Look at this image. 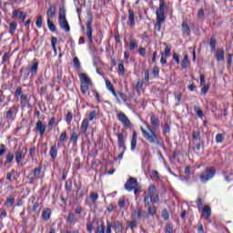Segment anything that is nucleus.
Segmentation results:
<instances>
[{
	"label": "nucleus",
	"mask_w": 233,
	"mask_h": 233,
	"mask_svg": "<svg viewBox=\"0 0 233 233\" xmlns=\"http://www.w3.org/2000/svg\"><path fill=\"white\" fill-rule=\"evenodd\" d=\"M216 176V168L214 167H207L201 174H200V181L201 183H207V181H210L212 177Z\"/></svg>",
	"instance_id": "1"
},
{
	"label": "nucleus",
	"mask_w": 233,
	"mask_h": 233,
	"mask_svg": "<svg viewBox=\"0 0 233 233\" xmlns=\"http://www.w3.org/2000/svg\"><path fill=\"white\" fill-rule=\"evenodd\" d=\"M167 5L165 4V0H160L159 7L157 9V23H165L167 16H165V8Z\"/></svg>",
	"instance_id": "2"
},
{
	"label": "nucleus",
	"mask_w": 233,
	"mask_h": 233,
	"mask_svg": "<svg viewBox=\"0 0 233 233\" xmlns=\"http://www.w3.org/2000/svg\"><path fill=\"white\" fill-rule=\"evenodd\" d=\"M141 128V132L143 134V137H145V139H147V141H148L149 143H156V141H157V135H156V130L153 128H149V132H147V130H145L143 127Z\"/></svg>",
	"instance_id": "3"
},
{
	"label": "nucleus",
	"mask_w": 233,
	"mask_h": 233,
	"mask_svg": "<svg viewBox=\"0 0 233 233\" xmlns=\"http://www.w3.org/2000/svg\"><path fill=\"white\" fill-rule=\"evenodd\" d=\"M87 15L89 19L86 21V35L89 39V44L92 45L94 43V38L92 36V33L94 32V29H92V21H93V15L90 12L87 13Z\"/></svg>",
	"instance_id": "4"
},
{
	"label": "nucleus",
	"mask_w": 233,
	"mask_h": 233,
	"mask_svg": "<svg viewBox=\"0 0 233 233\" xmlns=\"http://www.w3.org/2000/svg\"><path fill=\"white\" fill-rule=\"evenodd\" d=\"M139 183H137V178L129 177V179L125 184V188L127 190V192H132V190H134L135 187H137Z\"/></svg>",
	"instance_id": "5"
},
{
	"label": "nucleus",
	"mask_w": 233,
	"mask_h": 233,
	"mask_svg": "<svg viewBox=\"0 0 233 233\" xmlns=\"http://www.w3.org/2000/svg\"><path fill=\"white\" fill-rule=\"evenodd\" d=\"M118 121H120V123L124 124V126L127 127L128 128L132 127V123L128 119V116H127V115H125L123 112L118 113Z\"/></svg>",
	"instance_id": "6"
},
{
	"label": "nucleus",
	"mask_w": 233,
	"mask_h": 233,
	"mask_svg": "<svg viewBox=\"0 0 233 233\" xmlns=\"http://www.w3.org/2000/svg\"><path fill=\"white\" fill-rule=\"evenodd\" d=\"M117 145L120 150L123 152L127 151V146H125V137L123 136V133L117 134Z\"/></svg>",
	"instance_id": "7"
},
{
	"label": "nucleus",
	"mask_w": 233,
	"mask_h": 233,
	"mask_svg": "<svg viewBox=\"0 0 233 233\" xmlns=\"http://www.w3.org/2000/svg\"><path fill=\"white\" fill-rule=\"evenodd\" d=\"M58 25L62 30H65V32H70V25H68L66 18L58 20Z\"/></svg>",
	"instance_id": "8"
},
{
	"label": "nucleus",
	"mask_w": 233,
	"mask_h": 233,
	"mask_svg": "<svg viewBox=\"0 0 233 233\" xmlns=\"http://www.w3.org/2000/svg\"><path fill=\"white\" fill-rule=\"evenodd\" d=\"M79 78L81 85H92V80L90 77H88V76H86V74L81 73L79 75Z\"/></svg>",
	"instance_id": "9"
},
{
	"label": "nucleus",
	"mask_w": 233,
	"mask_h": 233,
	"mask_svg": "<svg viewBox=\"0 0 233 233\" xmlns=\"http://www.w3.org/2000/svg\"><path fill=\"white\" fill-rule=\"evenodd\" d=\"M210 214H212V209L208 206H204L202 209L201 218H204V219H209Z\"/></svg>",
	"instance_id": "10"
},
{
	"label": "nucleus",
	"mask_w": 233,
	"mask_h": 233,
	"mask_svg": "<svg viewBox=\"0 0 233 233\" xmlns=\"http://www.w3.org/2000/svg\"><path fill=\"white\" fill-rule=\"evenodd\" d=\"M26 154V148L24 147L22 150H18L15 153V161L16 163H21L23 157H25V155Z\"/></svg>",
	"instance_id": "11"
},
{
	"label": "nucleus",
	"mask_w": 233,
	"mask_h": 233,
	"mask_svg": "<svg viewBox=\"0 0 233 233\" xmlns=\"http://www.w3.org/2000/svg\"><path fill=\"white\" fill-rule=\"evenodd\" d=\"M56 5H50L46 12L47 19H53V17H56Z\"/></svg>",
	"instance_id": "12"
},
{
	"label": "nucleus",
	"mask_w": 233,
	"mask_h": 233,
	"mask_svg": "<svg viewBox=\"0 0 233 233\" xmlns=\"http://www.w3.org/2000/svg\"><path fill=\"white\" fill-rule=\"evenodd\" d=\"M36 130L39 131L40 136H43V134H45L46 130V126L43 125V121L38 120L36 122V126H35Z\"/></svg>",
	"instance_id": "13"
},
{
	"label": "nucleus",
	"mask_w": 233,
	"mask_h": 233,
	"mask_svg": "<svg viewBox=\"0 0 233 233\" xmlns=\"http://www.w3.org/2000/svg\"><path fill=\"white\" fill-rule=\"evenodd\" d=\"M106 89L109 90L111 94H113L114 97L117 99V93L116 92V88H114V86L112 85V82H110V80H106Z\"/></svg>",
	"instance_id": "14"
},
{
	"label": "nucleus",
	"mask_w": 233,
	"mask_h": 233,
	"mask_svg": "<svg viewBox=\"0 0 233 233\" xmlns=\"http://www.w3.org/2000/svg\"><path fill=\"white\" fill-rule=\"evenodd\" d=\"M150 119L153 130H157L159 128V118L156 117V115H151Z\"/></svg>",
	"instance_id": "15"
},
{
	"label": "nucleus",
	"mask_w": 233,
	"mask_h": 233,
	"mask_svg": "<svg viewBox=\"0 0 233 233\" xmlns=\"http://www.w3.org/2000/svg\"><path fill=\"white\" fill-rule=\"evenodd\" d=\"M76 222L77 218H76V214L69 212L66 218V223H68V225H76Z\"/></svg>",
	"instance_id": "16"
},
{
	"label": "nucleus",
	"mask_w": 233,
	"mask_h": 233,
	"mask_svg": "<svg viewBox=\"0 0 233 233\" xmlns=\"http://www.w3.org/2000/svg\"><path fill=\"white\" fill-rule=\"evenodd\" d=\"M137 145V133L136 131L133 132L132 139H131V150L134 152L136 150V147Z\"/></svg>",
	"instance_id": "17"
},
{
	"label": "nucleus",
	"mask_w": 233,
	"mask_h": 233,
	"mask_svg": "<svg viewBox=\"0 0 233 233\" xmlns=\"http://www.w3.org/2000/svg\"><path fill=\"white\" fill-rule=\"evenodd\" d=\"M128 14H129V25H130L131 28H134V26H136V19H135L134 10L129 9Z\"/></svg>",
	"instance_id": "18"
},
{
	"label": "nucleus",
	"mask_w": 233,
	"mask_h": 233,
	"mask_svg": "<svg viewBox=\"0 0 233 233\" xmlns=\"http://www.w3.org/2000/svg\"><path fill=\"white\" fill-rule=\"evenodd\" d=\"M81 132L82 134H86V130H88V118H85L81 125Z\"/></svg>",
	"instance_id": "19"
},
{
	"label": "nucleus",
	"mask_w": 233,
	"mask_h": 233,
	"mask_svg": "<svg viewBox=\"0 0 233 233\" xmlns=\"http://www.w3.org/2000/svg\"><path fill=\"white\" fill-rule=\"evenodd\" d=\"M49 154L52 159H56V157H57V146L53 145L50 148Z\"/></svg>",
	"instance_id": "20"
},
{
	"label": "nucleus",
	"mask_w": 233,
	"mask_h": 233,
	"mask_svg": "<svg viewBox=\"0 0 233 233\" xmlns=\"http://www.w3.org/2000/svg\"><path fill=\"white\" fill-rule=\"evenodd\" d=\"M15 201V198L14 196H12V195L8 196L7 198H6V207H7V208H12Z\"/></svg>",
	"instance_id": "21"
},
{
	"label": "nucleus",
	"mask_w": 233,
	"mask_h": 233,
	"mask_svg": "<svg viewBox=\"0 0 233 233\" xmlns=\"http://www.w3.org/2000/svg\"><path fill=\"white\" fill-rule=\"evenodd\" d=\"M156 192H157L156 185H151L148 188L147 196H149L150 198H154V196H156Z\"/></svg>",
	"instance_id": "22"
},
{
	"label": "nucleus",
	"mask_w": 233,
	"mask_h": 233,
	"mask_svg": "<svg viewBox=\"0 0 233 233\" xmlns=\"http://www.w3.org/2000/svg\"><path fill=\"white\" fill-rule=\"evenodd\" d=\"M218 61H223L225 59V51L223 49H219L216 53Z\"/></svg>",
	"instance_id": "23"
},
{
	"label": "nucleus",
	"mask_w": 233,
	"mask_h": 233,
	"mask_svg": "<svg viewBox=\"0 0 233 233\" xmlns=\"http://www.w3.org/2000/svg\"><path fill=\"white\" fill-rule=\"evenodd\" d=\"M40 205L41 202H39V198H37V200L33 205V212H36V214H39V211L41 210Z\"/></svg>",
	"instance_id": "24"
},
{
	"label": "nucleus",
	"mask_w": 233,
	"mask_h": 233,
	"mask_svg": "<svg viewBox=\"0 0 233 233\" xmlns=\"http://www.w3.org/2000/svg\"><path fill=\"white\" fill-rule=\"evenodd\" d=\"M61 19H66V11L65 10V7L59 8L58 20Z\"/></svg>",
	"instance_id": "25"
},
{
	"label": "nucleus",
	"mask_w": 233,
	"mask_h": 233,
	"mask_svg": "<svg viewBox=\"0 0 233 233\" xmlns=\"http://www.w3.org/2000/svg\"><path fill=\"white\" fill-rule=\"evenodd\" d=\"M189 63H190V60H188V55H185L182 60V68L184 69L188 68Z\"/></svg>",
	"instance_id": "26"
},
{
	"label": "nucleus",
	"mask_w": 233,
	"mask_h": 233,
	"mask_svg": "<svg viewBox=\"0 0 233 233\" xmlns=\"http://www.w3.org/2000/svg\"><path fill=\"white\" fill-rule=\"evenodd\" d=\"M15 30H17V23L15 22H11L9 24V33L14 35L15 33Z\"/></svg>",
	"instance_id": "27"
},
{
	"label": "nucleus",
	"mask_w": 233,
	"mask_h": 233,
	"mask_svg": "<svg viewBox=\"0 0 233 233\" xmlns=\"http://www.w3.org/2000/svg\"><path fill=\"white\" fill-rule=\"evenodd\" d=\"M15 112V106L10 107L5 115L6 119H8V120L12 119V116H14Z\"/></svg>",
	"instance_id": "28"
},
{
	"label": "nucleus",
	"mask_w": 233,
	"mask_h": 233,
	"mask_svg": "<svg viewBox=\"0 0 233 233\" xmlns=\"http://www.w3.org/2000/svg\"><path fill=\"white\" fill-rule=\"evenodd\" d=\"M200 139H201V132L193 131V137H192L193 143H195V141H199Z\"/></svg>",
	"instance_id": "29"
},
{
	"label": "nucleus",
	"mask_w": 233,
	"mask_h": 233,
	"mask_svg": "<svg viewBox=\"0 0 233 233\" xmlns=\"http://www.w3.org/2000/svg\"><path fill=\"white\" fill-rule=\"evenodd\" d=\"M89 86H92V84H81L80 90L82 94H86V92H88Z\"/></svg>",
	"instance_id": "30"
},
{
	"label": "nucleus",
	"mask_w": 233,
	"mask_h": 233,
	"mask_svg": "<svg viewBox=\"0 0 233 233\" xmlns=\"http://www.w3.org/2000/svg\"><path fill=\"white\" fill-rule=\"evenodd\" d=\"M42 218L44 219V221H48V219H50V209L44 210L42 214Z\"/></svg>",
	"instance_id": "31"
},
{
	"label": "nucleus",
	"mask_w": 233,
	"mask_h": 233,
	"mask_svg": "<svg viewBox=\"0 0 233 233\" xmlns=\"http://www.w3.org/2000/svg\"><path fill=\"white\" fill-rule=\"evenodd\" d=\"M182 29L184 30V33L187 35H190V26H188V24L187 23H182Z\"/></svg>",
	"instance_id": "32"
},
{
	"label": "nucleus",
	"mask_w": 233,
	"mask_h": 233,
	"mask_svg": "<svg viewBox=\"0 0 233 233\" xmlns=\"http://www.w3.org/2000/svg\"><path fill=\"white\" fill-rule=\"evenodd\" d=\"M127 227H129V228H131V230L137 228V222H136V219L127 221Z\"/></svg>",
	"instance_id": "33"
},
{
	"label": "nucleus",
	"mask_w": 233,
	"mask_h": 233,
	"mask_svg": "<svg viewBox=\"0 0 233 233\" xmlns=\"http://www.w3.org/2000/svg\"><path fill=\"white\" fill-rule=\"evenodd\" d=\"M39 66V63L35 62L32 66H31V73L32 76H35V74H37V68Z\"/></svg>",
	"instance_id": "34"
},
{
	"label": "nucleus",
	"mask_w": 233,
	"mask_h": 233,
	"mask_svg": "<svg viewBox=\"0 0 233 233\" xmlns=\"http://www.w3.org/2000/svg\"><path fill=\"white\" fill-rule=\"evenodd\" d=\"M35 25H36L37 28H43V16H41V15L37 16Z\"/></svg>",
	"instance_id": "35"
},
{
	"label": "nucleus",
	"mask_w": 233,
	"mask_h": 233,
	"mask_svg": "<svg viewBox=\"0 0 233 233\" xmlns=\"http://www.w3.org/2000/svg\"><path fill=\"white\" fill-rule=\"evenodd\" d=\"M90 199H91L92 203H96V201H97V199H99V195L96 192H92L90 195Z\"/></svg>",
	"instance_id": "36"
},
{
	"label": "nucleus",
	"mask_w": 233,
	"mask_h": 233,
	"mask_svg": "<svg viewBox=\"0 0 233 233\" xmlns=\"http://www.w3.org/2000/svg\"><path fill=\"white\" fill-rule=\"evenodd\" d=\"M162 218L165 221H168L170 215L168 214V210H167V208L162 210Z\"/></svg>",
	"instance_id": "37"
},
{
	"label": "nucleus",
	"mask_w": 233,
	"mask_h": 233,
	"mask_svg": "<svg viewBox=\"0 0 233 233\" xmlns=\"http://www.w3.org/2000/svg\"><path fill=\"white\" fill-rule=\"evenodd\" d=\"M134 218L135 219L141 220V210L139 208L135 209Z\"/></svg>",
	"instance_id": "38"
},
{
	"label": "nucleus",
	"mask_w": 233,
	"mask_h": 233,
	"mask_svg": "<svg viewBox=\"0 0 233 233\" xmlns=\"http://www.w3.org/2000/svg\"><path fill=\"white\" fill-rule=\"evenodd\" d=\"M47 26L51 32H56V25L50 19H47Z\"/></svg>",
	"instance_id": "39"
},
{
	"label": "nucleus",
	"mask_w": 233,
	"mask_h": 233,
	"mask_svg": "<svg viewBox=\"0 0 233 233\" xmlns=\"http://www.w3.org/2000/svg\"><path fill=\"white\" fill-rule=\"evenodd\" d=\"M150 203H152V197H149L148 195H147L144 198L145 207H148V205H150Z\"/></svg>",
	"instance_id": "40"
},
{
	"label": "nucleus",
	"mask_w": 233,
	"mask_h": 233,
	"mask_svg": "<svg viewBox=\"0 0 233 233\" xmlns=\"http://www.w3.org/2000/svg\"><path fill=\"white\" fill-rule=\"evenodd\" d=\"M33 175L35 176V177H40L41 176V167H37L34 169Z\"/></svg>",
	"instance_id": "41"
},
{
	"label": "nucleus",
	"mask_w": 233,
	"mask_h": 233,
	"mask_svg": "<svg viewBox=\"0 0 233 233\" xmlns=\"http://www.w3.org/2000/svg\"><path fill=\"white\" fill-rule=\"evenodd\" d=\"M194 110L197 113V116H198V117H203L204 114L201 108H199L198 106H195Z\"/></svg>",
	"instance_id": "42"
},
{
	"label": "nucleus",
	"mask_w": 233,
	"mask_h": 233,
	"mask_svg": "<svg viewBox=\"0 0 233 233\" xmlns=\"http://www.w3.org/2000/svg\"><path fill=\"white\" fill-rule=\"evenodd\" d=\"M152 76L153 77H157V76H159V67L157 66L153 67Z\"/></svg>",
	"instance_id": "43"
},
{
	"label": "nucleus",
	"mask_w": 233,
	"mask_h": 233,
	"mask_svg": "<svg viewBox=\"0 0 233 233\" xmlns=\"http://www.w3.org/2000/svg\"><path fill=\"white\" fill-rule=\"evenodd\" d=\"M94 119H97V112H96V110H93L89 114V121H94Z\"/></svg>",
	"instance_id": "44"
},
{
	"label": "nucleus",
	"mask_w": 233,
	"mask_h": 233,
	"mask_svg": "<svg viewBox=\"0 0 233 233\" xmlns=\"http://www.w3.org/2000/svg\"><path fill=\"white\" fill-rule=\"evenodd\" d=\"M210 89V85H205L201 89L202 96H207V92Z\"/></svg>",
	"instance_id": "45"
},
{
	"label": "nucleus",
	"mask_w": 233,
	"mask_h": 233,
	"mask_svg": "<svg viewBox=\"0 0 233 233\" xmlns=\"http://www.w3.org/2000/svg\"><path fill=\"white\" fill-rule=\"evenodd\" d=\"M216 43H218V40H216V36H212L210 39L209 46L212 49L216 48Z\"/></svg>",
	"instance_id": "46"
},
{
	"label": "nucleus",
	"mask_w": 233,
	"mask_h": 233,
	"mask_svg": "<svg viewBox=\"0 0 233 233\" xmlns=\"http://www.w3.org/2000/svg\"><path fill=\"white\" fill-rule=\"evenodd\" d=\"M166 233H174V226L172 224H167L166 226Z\"/></svg>",
	"instance_id": "47"
},
{
	"label": "nucleus",
	"mask_w": 233,
	"mask_h": 233,
	"mask_svg": "<svg viewBox=\"0 0 233 233\" xmlns=\"http://www.w3.org/2000/svg\"><path fill=\"white\" fill-rule=\"evenodd\" d=\"M172 50V47L169 46H166L165 52H164V57H168L170 56V51Z\"/></svg>",
	"instance_id": "48"
},
{
	"label": "nucleus",
	"mask_w": 233,
	"mask_h": 233,
	"mask_svg": "<svg viewBox=\"0 0 233 233\" xmlns=\"http://www.w3.org/2000/svg\"><path fill=\"white\" fill-rule=\"evenodd\" d=\"M118 72H120L122 76H125V66L123 65V62L118 64Z\"/></svg>",
	"instance_id": "49"
},
{
	"label": "nucleus",
	"mask_w": 233,
	"mask_h": 233,
	"mask_svg": "<svg viewBox=\"0 0 233 233\" xmlns=\"http://www.w3.org/2000/svg\"><path fill=\"white\" fill-rule=\"evenodd\" d=\"M74 118V116H73V114H72V112H68L67 113V116H66V123L68 124V125H70V123H72V119Z\"/></svg>",
	"instance_id": "50"
},
{
	"label": "nucleus",
	"mask_w": 233,
	"mask_h": 233,
	"mask_svg": "<svg viewBox=\"0 0 233 233\" xmlns=\"http://www.w3.org/2000/svg\"><path fill=\"white\" fill-rule=\"evenodd\" d=\"M223 139H225V137H223L222 134H218L216 136V142L217 143H223Z\"/></svg>",
	"instance_id": "51"
},
{
	"label": "nucleus",
	"mask_w": 233,
	"mask_h": 233,
	"mask_svg": "<svg viewBox=\"0 0 233 233\" xmlns=\"http://www.w3.org/2000/svg\"><path fill=\"white\" fill-rule=\"evenodd\" d=\"M73 63H74V66H75L76 68H80L81 63L79 62V58L75 57V58L73 59Z\"/></svg>",
	"instance_id": "52"
},
{
	"label": "nucleus",
	"mask_w": 233,
	"mask_h": 233,
	"mask_svg": "<svg viewBox=\"0 0 233 233\" xmlns=\"http://www.w3.org/2000/svg\"><path fill=\"white\" fill-rule=\"evenodd\" d=\"M149 216H154L156 214V206H150L148 208Z\"/></svg>",
	"instance_id": "53"
},
{
	"label": "nucleus",
	"mask_w": 233,
	"mask_h": 233,
	"mask_svg": "<svg viewBox=\"0 0 233 233\" xmlns=\"http://www.w3.org/2000/svg\"><path fill=\"white\" fill-rule=\"evenodd\" d=\"M161 25H163V23H159V22H156L155 24V32H161Z\"/></svg>",
	"instance_id": "54"
},
{
	"label": "nucleus",
	"mask_w": 233,
	"mask_h": 233,
	"mask_svg": "<svg viewBox=\"0 0 233 233\" xmlns=\"http://www.w3.org/2000/svg\"><path fill=\"white\" fill-rule=\"evenodd\" d=\"M136 39H131L130 40V45H129V50H136Z\"/></svg>",
	"instance_id": "55"
},
{
	"label": "nucleus",
	"mask_w": 233,
	"mask_h": 233,
	"mask_svg": "<svg viewBox=\"0 0 233 233\" xmlns=\"http://www.w3.org/2000/svg\"><path fill=\"white\" fill-rule=\"evenodd\" d=\"M5 153H6V147H5V145L0 144V157L5 156Z\"/></svg>",
	"instance_id": "56"
},
{
	"label": "nucleus",
	"mask_w": 233,
	"mask_h": 233,
	"mask_svg": "<svg viewBox=\"0 0 233 233\" xmlns=\"http://www.w3.org/2000/svg\"><path fill=\"white\" fill-rule=\"evenodd\" d=\"M12 161H14V155L13 153H8L5 163H12Z\"/></svg>",
	"instance_id": "57"
},
{
	"label": "nucleus",
	"mask_w": 233,
	"mask_h": 233,
	"mask_svg": "<svg viewBox=\"0 0 233 233\" xmlns=\"http://www.w3.org/2000/svg\"><path fill=\"white\" fill-rule=\"evenodd\" d=\"M96 233H105V225L101 224L96 228Z\"/></svg>",
	"instance_id": "58"
},
{
	"label": "nucleus",
	"mask_w": 233,
	"mask_h": 233,
	"mask_svg": "<svg viewBox=\"0 0 233 233\" xmlns=\"http://www.w3.org/2000/svg\"><path fill=\"white\" fill-rule=\"evenodd\" d=\"M126 203L127 202L125 201V198H119V200H118V207H119V208H124Z\"/></svg>",
	"instance_id": "59"
},
{
	"label": "nucleus",
	"mask_w": 233,
	"mask_h": 233,
	"mask_svg": "<svg viewBox=\"0 0 233 233\" xmlns=\"http://www.w3.org/2000/svg\"><path fill=\"white\" fill-rule=\"evenodd\" d=\"M164 134H170V126H168V123L164 125Z\"/></svg>",
	"instance_id": "60"
},
{
	"label": "nucleus",
	"mask_w": 233,
	"mask_h": 233,
	"mask_svg": "<svg viewBox=\"0 0 233 233\" xmlns=\"http://www.w3.org/2000/svg\"><path fill=\"white\" fill-rule=\"evenodd\" d=\"M150 176L153 179H157V177H159L157 170H152Z\"/></svg>",
	"instance_id": "61"
},
{
	"label": "nucleus",
	"mask_w": 233,
	"mask_h": 233,
	"mask_svg": "<svg viewBox=\"0 0 233 233\" xmlns=\"http://www.w3.org/2000/svg\"><path fill=\"white\" fill-rule=\"evenodd\" d=\"M29 156L34 158V157L35 156V147H32L30 149H29Z\"/></svg>",
	"instance_id": "62"
},
{
	"label": "nucleus",
	"mask_w": 233,
	"mask_h": 233,
	"mask_svg": "<svg viewBox=\"0 0 233 233\" xmlns=\"http://www.w3.org/2000/svg\"><path fill=\"white\" fill-rule=\"evenodd\" d=\"M106 233H112V224L107 220L106 221Z\"/></svg>",
	"instance_id": "63"
},
{
	"label": "nucleus",
	"mask_w": 233,
	"mask_h": 233,
	"mask_svg": "<svg viewBox=\"0 0 233 233\" xmlns=\"http://www.w3.org/2000/svg\"><path fill=\"white\" fill-rule=\"evenodd\" d=\"M141 88H143V82L138 81L136 85V90H137V92H139V90H141Z\"/></svg>",
	"instance_id": "64"
}]
</instances>
